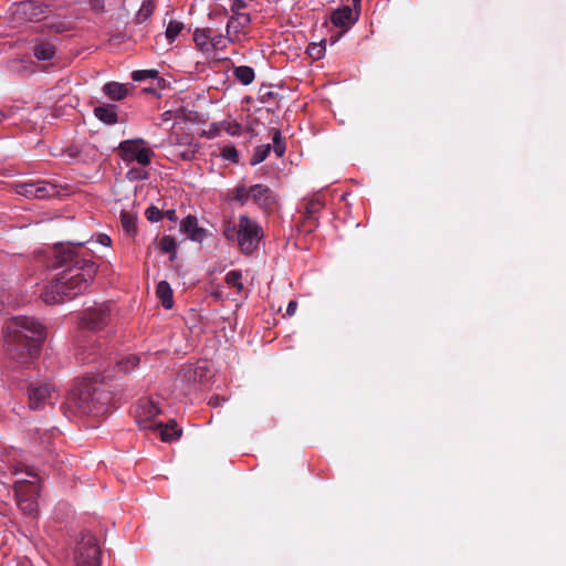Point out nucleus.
<instances>
[{
	"label": "nucleus",
	"instance_id": "15",
	"mask_svg": "<svg viewBox=\"0 0 566 566\" xmlns=\"http://www.w3.org/2000/svg\"><path fill=\"white\" fill-rule=\"evenodd\" d=\"M42 13V6L31 0L15 3L12 11L13 20L18 23L38 20Z\"/></svg>",
	"mask_w": 566,
	"mask_h": 566
},
{
	"label": "nucleus",
	"instance_id": "7",
	"mask_svg": "<svg viewBox=\"0 0 566 566\" xmlns=\"http://www.w3.org/2000/svg\"><path fill=\"white\" fill-rule=\"evenodd\" d=\"M263 237V230L260 224L245 214L239 217L238 245L245 254H252L259 247Z\"/></svg>",
	"mask_w": 566,
	"mask_h": 566
},
{
	"label": "nucleus",
	"instance_id": "19",
	"mask_svg": "<svg viewBox=\"0 0 566 566\" xmlns=\"http://www.w3.org/2000/svg\"><path fill=\"white\" fill-rule=\"evenodd\" d=\"M99 356H101V353H99L97 346L95 345V343H86V342L78 343L76 353H75V357L80 364L85 365V364L94 363L97 360V358Z\"/></svg>",
	"mask_w": 566,
	"mask_h": 566
},
{
	"label": "nucleus",
	"instance_id": "40",
	"mask_svg": "<svg viewBox=\"0 0 566 566\" xmlns=\"http://www.w3.org/2000/svg\"><path fill=\"white\" fill-rule=\"evenodd\" d=\"M145 216L150 222H158L164 218V212L155 206H150L146 209Z\"/></svg>",
	"mask_w": 566,
	"mask_h": 566
},
{
	"label": "nucleus",
	"instance_id": "5",
	"mask_svg": "<svg viewBox=\"0 0 566 566\" xmlns=\"http://www.w3.org/2000/svg\"><path fill=\"white\" fill-rule=\"evenodd\" d=\"M69 406L82 415L103 416L113 401V396L95 380L80 382L70 394Z\"/></svg>",
	"mask_w": 566,
	"mask_h": 566
},
{
	"label": "nucleus",
	"instance_id": "52",
	"mask_svg": "<svg viewBox=\"0 0 566 566\" xmlns=\"http://www.w3.org/2000/svg\"><path fill=\"white\" fill-rule=\"evenodd\" d=\"M228 39L230 40V42L235 43V42H237L235 40H239L240 38H232V36H229Z\"/></svg>",
	"mask_w": 566,
	"mask_h": 566
},
{
	"label": "nucleus",
	"instance_id": "6",
	"mask_svg": "<svg viewBox=\"0 0 566 566\" xmlns=\"http://www.w3.org/2000/svg\"><path fill=\"white\" fill-rule=\"evenodd\" d=\"M117 153L127 165L136 161L144 167L150 165L155 156V153L147 146V142L143 138L120 142Z\"/></svg>",
	"mask_w": 566,
	"mask_h": 566
},
{
	"label": "nucleus",
	"instance_id": "18",
	"mask_svg": "<svg viewBox=\"0 0 566 566\" xmlns=\"http://www.w3.org/2000/svg\"><path fill=\"white\" fill-rule=\"evenodd\" d=\"M180 232L187 234L190 240L201 242L206 237V230L198 227V220L195 216H187L180 222Z\"/></svg>",
	"mask_w": 566,
	"mask_h": 566
},
{
	"label": "nucleus",
	"instance_id": "4",
	"mask_svg": "<svg viewBox=\"0 0 566 566\" xmlns=\"http://www.w3.org/2000/svg\"><path fill=\"white\" fill-rule=\"evenodd\" d=\"M4 345L11 358L25 361L39 355L45 340L44 325L30 316H14L4 325Z\"/></svg>",
	"mask_w": 566,
	"mask_h": 566
},
{
	"label": "nucleus",
	"instance_id": "53",
	"mask_svg": "<svg viewBox=\"0 0 566 566\" xmlns=\"http://www.w3.org/2000/svg\"><path fill=\"white\" fill-rule=\"evenodd\" d=\"M337 39H338V38H331V43H329V44H331V45H334V44L336 43V40H337Z\"/></svg>",
	"mask_w": 566,
	"mask_h": 566
},
{
	"label": "nucleus",
	"instance_id": "29",
	"mask_svg": "<svg viewBox=\"0 0 566 566\" xmlns=\"http://www.w3.org/2000/svg\"><path fill=\"white\" fill-rule=\"evenodd\" d=\"M251 198V187L247 188L245 185H238L230 193L229 199L239 202L240 205H245L247 201Z\"/></svg>",
	"mask_w": 566,
	"mask_h": 566
},
{
	"label": "nucleus",
	"instance_id": "11",
	"mask_svg": "<svg viewBox=\"0 0 566 566\" xmlns=\"http://www.w3.org/2000/svg\"><path fill=\"white\" fill-rule=\"evenodd\" d=\"M28 397L30 409H43L46 405L53 403L55 399L54 387L48 381H34L29 385Z\"/></svg>",
	"mask_w": 566,
	"mask_h": 566
},
{
	"label": "nucleus",
	"instance_id": "46",
	"mask_svg": "<svg viewBox=\"0 0 566 566\" xmlns=\"http://www.w3.org/2000/svg\"><path fill=\"white\" fill-rule=\"evenodd\" d=\"M111 242H112V240H111V238L108 235H106V234H101L99 235V243L101 244L108 247V245H111Z\"/></svg>",
	"mask_w": 566,
	"mask_h": 566
},
{
	"label": "nucleus",
	"instance_id": "33",
	"mask_svg": "<svg viewBox=\"0 0 566 566\" xmlns=\"http://www.w3.org/2000/svg\"><path fill=\"white\" fill-rule=\"evenodd\" d=\"M139 364V357L136 355H128L127 357L118 360L116 363V367L119 371L130 373L134 370Z\"/></svg>",
	"mask_w": 566,
	"mask_h": 566
},
{
	"label": "nucleus",
	"instance_id": "27",
	"mask_svg": "<svg viewBox=\"0 0 566 566\" xmlns=\"http://www.w3.org/2000/svg\"><path fill=\"white\" fill-rule=\"evenodd\" d=\"M326 52V39L322 38L319 42L308 43L306 46L307 55L313 60L317 61L325 55Z\"/></svg>",
	"mask_w": 566,
	"mask_h": 566
},
{
	"label": "nucleus",
	"instance_id": "41",
	"mask_svg": "<svg viewBox=\"0 0 566 566\" xmlns=\"http://www.w3.org/2000/svg\"><path fill=\"white\" fill-rule=\"evenodd\" d=\"M184 30V24L179 21L170 20L165 35H178Z\"/></svg>",
	"mask_w": 566,
	"mask_h": 566
},
{
	"label": "nucleus",
	"instance_id": "1",
	"mask_svg": "<svg viewBox=\"0 0 566 566\" xmlns=\"http://www.w3.org/2000/svg\"><path fill=\"white\" fill-rule=\"evenodd\" d=\"M50 266L63 270L41 294L46 304L62 303L84 294L98 271L93 252L84 249L83 242L56 243L51 251Z\"/></svg>",
	"mask_w": 566,
	"mask_h": 566
},
{
	"label": "nucleus",
	"instance_id": "3",
	"mask_svg": "<svg viewBox=\"0 0 566 566\" xmlns=\"http://www.w3.org/2000/svg\"><path fill=\"white\" fill-rule=\"evenodd\" d=\"M4 345L11 358L25 361L39 355L45 340L44 325L30 316H14L4 325Z\"/></svg>",
	"mask_w": 566,
	"mask_h": 566
},
{
	"label": "nucleus",
	"instance_id": "34",
	"mask_svg": "<svg viewBox=\"0 0 566 566\" xmlns=\"http://www.w3.org/2000/svg\"><path fill=\"white\" fill-rule=\"evenodd\" d=\"M271 148L272 147L270 144L261 145V146L256 147L253 153V156L250 159V164L252 166H255V165L264 161L266 159V157L269 156Z\"/></svg>",
	"mask_w": 566,
	"mask_h": 566
},
{
	"label": "nucleus",
	"instance_id": "14",
	"mask_svg": "<svg viewBox=\"0 0 566 566\" xmlns=\"http://www.w3.org/2000/svg\"><path fill=\"white\" fill-rule=\"evenodd\" d=\"M359 18V10L353 9L349 6H344L334 10L331 14V23L345 33L349 28L357 22Z\"/></svg>",
	"mask_w": 566,
	"mask_h": 566
},
{
	"label": "nucleus",
	"instance_id": "17",
	"mask_svg": "<svg viewBox=\"0 0 566 566\" xmlns=\"http://www.w3.org/2000/svg\"><path fill=\"white\" fill-rule=\"evenodd\" d=\"M196 48L201 51L207 59L217 60V51L222 48V38H192Z\"/></svg>",
	"mask_w": 566,
	"mask_h": 566
},
{
	"label": "nucleus",
	"instance_id": "26",
	"mask_svg": "<svg viewBox=\"0 0 566 566\" xmlns=\"http://www.w3.org/2000/svg\"><path fill=\"white\" fill-rule=\"evenodd\" d=\"M156 8L154 0H144L139 10L135 14L134 21L136 23H144L147 21L154 13Z\"/></svg>",
	"mask_w": 566,
	"mask_h": 566
},
{
	"label": "nucleus",
	"instance_id": "36",
	"mask_svg": "<svg viewBox=\"0 0 566 566\" xmlns=\"http://www.w3.org/2000/svg\"><path fill=\"white\" fill-rule=\"evenodd\" d=\"M222 233L228 241H237L239 235V222L226 221L223 223Z\"/></svg>",
	"mask_w": 566,
	"mask_h": 566
},
{
	"label": "nucleus",
	"instance_id": "8",
	"mask_svg": "<svg viewBox=\"0 0 566 566\" xmlns=\"http://www.w3.org/2000/svg\"><path fill=\"white\" fill-rule=\"evenodd\" d=\"M111 312L109 303H101L87 307L80 317L78 327L94 332L101 331L108 324Z\"/></svg>",
	"mask_w": 566,
	"mask_h": 566
},
{
	"label": "nucleus",
	"instance_id": "45",
	"mask_svg": "<svg viewBox=\"0 0 566 566\" xmlns=\"http://www.w3.org/2000/svg\"><path fill=\"white\" fill-rule=\"evenodd\" d=\"M164 217H166L168 220H170L172 222L177 221L176 211L174 209L165 211Z\"/></svg>",
	"mask_w": 566,
	"mask_h": 566
},
{
	"label": "nucleus",
	"instance_id": "16",
	"mask_svg": "<svg viewBox=\"0 0 566 566\" xmlns=\"http://www.w3.org/2000/svg\"><path fill=\"white\" fill-rule=\"evenodd\" d=\"M151 430L158 432L164 442L177 440L182 434V429L178 427L176 420H169L166 423L158 421L157 423H154V428Z\"/></svg>",
	"mask_w": 566,
	"mask_h": 566
},
{
	"label": "nucleus",
	"instance_id": "43",
	"mask_svg": "<svg viewBox=\"0 0 566 566\" xmlns=\"http://www.w3.org/2000/svg\"><path fill=\"white\" fill-rule=\"evenodd\" d=\"M296 308H297V302L296 301H290L289 304H287L286 314L289 316L294 315L295 312H296Z\"/></svg>",
	"mask_w": 566,
	"mask_h": 566
},
{
	"label": "nucleus",
	"instance_id": "21",
	"mask_svg": "<svg viewBox=\"0 0 566 566\" xmlns=\"http://www.w3.org/2000/svg\"><path fill=\"white\" fill-rule=\"evenodd\" d=\"M104 94L112 101H120L128 94V85L118 82H108L103 87Z\"/></svg>",
	"mask_w": 566,
	"mask_h": 566
},
{
	"label": "nucleus",
	"instance_id": "2",
	"mask_svg": "<svg viewBox=\"0 0 566 566\" xmlns=\"http://www.w3.org/2000/svg\"><path fill=\"white\" fill-rule=\"evenodd\" d=\"M4 345L11 358L25 361L39 355L45 340L44 325L30 316H14L4 325Z\"/></svg>",
	"mask_w": 566,
	"mask_h": 566
},
{
	"label": "nucleus",
	"instance_id": "13",
	"mask_svg": "<svg viewBox=\"0 0 566 566\" xmlns=\"http://www.w3.org/2000/svg\"><path fill=\"white\" fill-rule=\"evenodd\" d=\"M252 201L264 212L271 213L277 207V197L272 189L263 184L251 186Z\"/></svg>",
	"mask_w": 566,
	"mask_h": 566
},
{
	"label": "nucleus",
	"instance_id": "51",
	"mask_svg": "<svg viewBox=\"0 0 566 566\" xmlns=\"http://www.w3.org/2000/svg\"><path fill=\"white\" fill-rule=\"evenodd\" d=\"M145 92H147V93H155V88L148 87V88H145Z\"/></svg>",
	"mask_w": 566,
	"mask_h": 566
},
{
	"label": "nucleus",
	"instance_id": "31",
	"mask_svg": "<svg viewBox=\"0 0 566 566\" xmlns=\"http://www.w3.org/2000/svg\"><path fill=\"white\" fill-rule=\"evenodd\" d=\"M234 75L243 85H249L254 80V70L250 66L241 65L234 69Z\"/></svg>",
	"mask_w": 566,
	"mask_h": 566
},
{
	"label": "nucleus",
	"instance_id": "9",
	"mask_svg": "<svg viewBox=\"0 0 566 566\" xmlns=\"http://www.w3.org/2000/svg\"><path fill=\"white\" fill-rule=\"evenodd\" d=\"M77 566H101V548L97 538L91 533H84L76 547Z\"/></svg>",
	"mask_w": 566,
	"mask_h": 566
},
{
	"label": "nucleus",
	"instance_id": "32",
	"mask_svg": "<svg viewBox=\"0 0 566 566\" xmlns=\"http://www.w3.org/2000/svg\"><path fill=\"white\" fill-rule=\"evenodd\" d=\"M250 22V18L245 13H235V15L231 17V19L228 22L227 31L228 33L234 32L239 33V27H243Z\"/></svg>",
	"mask_w": 566,
	"mask_h": 566
},
{
	"label": "nucleus",
	"instance_id": "55",
	"mask_svg": "<svg viewBox=\"0 0 566 566\" xmlns=\"http://www.w3.org/2000/svg\"><path fill=\"white\" fill-rule=\"evenodd\" d=\"M3 118H4V114L2 112H0V123L2 122Z\"/></svg>",
	"mask_w": 566,
	"mask_h": 566
},
{
	"label": "nucleus",
	"instance_id": "42",
	"mask_svg": "<svg viewBox=\"0 0 566 566\" xmlns=\"http://www.w3.org/2000/svg\"><path fill=\"white\" fill-rule=\"evenodd\" d=\"M127 178L130 180H145L148 178V172L140 168H132L127 172Z\"/></svg>",
	"mask_w": 566,
	"mask_h": 566
},
{
	"label": "nucleus",
	"instance_id": "56",
	"mask_svg": "<svg viewBox=\"0 0 566 566\" xmlns=\"http://www.w3.org/2000/svg\"><path fill=\"white\" fill-rule=\"evenodd\" d=\"M184 158H185V159H190V158H191V156H190V155H187V154H184Z\"/></svg>",
	"mask_w": 566,
	"mask_h": 566
},
{
	"label": "nucleus",
	"instance_id": "39",
	"mask_svg": "<svg viewBox=\"0 0 566 566\" xmlns=\"http://www.w3.org/2000/svg\"><path fill=\"white\" fill-rule=\"evenodd\" d=\"M221 156L232 163L239 161V153L234 146H224L221 150Z\"/></svg>",
	"mask_w": 566,
	"mask_h": 566
},
{
	"label": "nucleus",
	"instance_id": "22",
	"mask_svg": "<svg viewBox=\"0 0 566 566\" xmlns=\"http://www.w3.org/2000/svg\"><path fill=\"white\" fill-rule=\"evenodd\" d=\"M55 46L49 41H39L33 46V54L39 61H48L55 56Z\"/></svg>",
	"mask_w": 566,
	"mask_h": 566
},
{
	"label": "nucleus",
	"instance_id": "23",
	"mask_svg": "<svg viewBox=\"0 0 566 566\" xmlns=\"http://www.w3.org/2000/svg\"><path fill=\"white\" fill-rule=\"evenodd\" d=\"M156 295L165 308L169 310L174 306L172 290L167 281H160L157 284Z\"/></svg>",
	"mask_w": 566,
	"mask_h": 566
},
{
	"label": "nucleus",
	"instance_id": "35",
	"mask_svg": "<svg viewBox=\"0 0 566 566\" xmlns=\"http://www.w3.org/2000/svg\"><path fill=\"white\" fill-rule=\"evenodd\" d=\"M242 274L238 270H232L226 275V283L229 287L235 289L238 292L243 290V283L241 282Z\"/></svg>",
	"mask_w": 566,
	"mask_h": 566
},
{
	"label": "nucleus",
	"instance_id": "37",
	"mask_svg": "<svg viewBox=\"0 0 566 566\" xmlns=\"http://www.w3.org/2000/svg\"><path fill=\"white\" fill-rule=\"evenodd\" d=\"M17 488H15V492H17V495L19 497V505L21 506L22 510L24 511H28L29 513H32L34 510H35V502L33 500H30V499H22V485H21V482H17L15 483Z\"/></svg>",
	"mask_w": 566,
	"mask_h": 566
},
{
	"label": "nucleus",
	"instance_id": "54",
	"mask_svg": "<svg viewBox=\"0 0 566 566\" xmlns=\"http://www.w3.org/2000/svg\"><path fill=\"white\" fill-rule=\"evenodd\" d=\"M31 488H32V492L36 493V486L34 484H32Z\"/></svg>",
	"mask_w": 566,
	"mask_h": 566
},
{
	"label": "nucleus",
	"instance_id": "12",
	"mask_svg": "<svg viewBox=\"0 0 566 566\" xmlns=\"http://www.w3.org/2000/svg\"><path fill=\"white\" fill-rule=\"evenodd\" d=\"M160 413L158 402L151 398H143L138 401L135 410L136 422L140 429H153L157 423L156 417Z\"/></svg>",
	"mask_w": 566,
	"mask_h": 566
},
{
	"label": "nucleus",
	"instance_id": "30",
	"mask_svg": "<svg viewBox=\"0 0 566 566\" xmlns=\"http://www.w3.org/2000/svg\"><path fill=\"white\" fill-rule=\"evenodd\" d=\"M136 222H137V218L134 214H132L127 211H122L120 223H122L124 231L127 234H129V235L136 234V232H137Z\"/></svg>",
	"mask_w": 566,
	"mask_h": 566
},
{
	"label": "nucleus",
	"instance_id": "20",
	"mask_svg": "<svg viewBox=\"0 0 566 566\" xmlns=\"http://www.w3.org/2000/svg\"><path fill=\"white\" fill-rule=\"evenodd\" d=\"M116 105L103 104L94 108V115L107 125L116 124L118 120Z\"/></svg>",
	"mask_w": 566,
	"mask_h": 566
},
{
	"label": "nucleus",
	"instance_id": "49",
	"mask_svg": "<svg viewBox=\"0 0 566 566\" xmlns=\"http://www.w3.org/2000/svg\"><path fill=\"white\" fill-rule=\"evenodd\" d=\"M352 1H353V9L359 10L361 0H352Z\"/></svg>",
	"mask_w": 566,
	"mask_h": 566
},
{
	"label": "nucleus",
	"instance_id": "28",
	"mask_svg": "<svg viewBox=\"0 0 566 566\" xmlns=\"http://www.w3.org/2000/svg\"><path fill=\"white\" fill-rule=\"evenodd\" d=\"M159 250L163 253H168L170 255V261H174L177 256V242L174 237L171 235H164L159 240L158 244Z\"/></svg>",
	"mask_w": 566,
	"mask_h": 566
},
{
	"label": "nucleus",
	"instance_id": "25",
	"mask_svg": "<svg viewBox=\"0 0 566 566\" xmlns=\"http://www.w3.org/2000/svg\"><path fill=\"white\" fill-rule=\"evenodd\" d=\"M324 203L319 198H313L305 203V219L311 223V226H315L316 214L321 211Z\"/></svg>",
	"mask_w": 566,
	"mask_h": 566
},
{
	"label": "nucleus",
	"instance_id": "50",
	"mask_svg": "<svg viewBox=\"0 0 566 566\" xmlns=\"http://www.w3.org/2000/svg\"><path fill=\"white\" fill-rule=\"evenodd\" d=\"M175 38H170V36H167L166 40H167V45H170L172 43V40Z\"/></svg>",
	"mask_w": 566,
	"mask_h": 566
},
{
	"label": "nucleus",
	"instance_id": "10",
	"mask_svg": "<svg viewBox=\"0 0 566 566\" xmlns=\"http://www.w3.org/2000/svg\"><path fill=\"white\" fill-rule=\"evenodd\" d=\"M13 189L20 196L36 199H48L60 193L56 185L46 180L18 182Z\"/></svg>",
	"mask_w": 566,
	"mask_h": 566
},
{
	"label": "nucleus",
	"instance_id": "38",
	"mask_svg": "<svg viewBox=\"0 0 566 566\" xmlns=\"http://www.w3.org/2000/svg\"><path fill=\"white\" fill-rule=\"evenodd\" d=\"M273 150L277 157H282L285 154L286 146L285 142L282 138L281 132L275 129L273 133Z\"/></svg>",
	"mask_w": 566,
	"mask_h": 566
},
{
	"label": "nucleus",
	"instance_id": "24",
	"mask_svg": "<svg viewBox=\"0 0 566 566\" xmlns=\"http://www.w3.org/2000/svg\"><path fill=\"white\" fill-rule=\"evenodd\" d=\"M132 78L135 82L146 81L148 78L156 80L157 87H165L166 81L159 77V72L155 69L151 70H137L132 73Z\"/></svg>",
	"mask_w": 566,
	"mask_h": 566
},
{
	"label": "nucleus",
	"instance_id": "48",
	"mask_svg": "<svg viewBox=\"0 0 566 566\" xmlns=\"http://www.w3.org/2000/svg\"><path fill=\"white\" fill-rule=\"evenodd\" d=\"M233 6L237 8V9H241L244 7V0H233Z\"/></svg>",
	"mask_w": 566,
	"mask_h": 566
},
{
	"label": "nucleus",
	"instance_id": "44",
	"mask_svg": "<svg viewBox=\"0 0 566 566\" xmlns=\"http://www.w3.org/2000/svg\"><path fill=\"white\" fill-rule=\"evenodd\" d=\"M93 10L101 11L104 9V0H91Z\"/></svg>",
	"mask_w": 566,
	"mask_h": 566
},
{
	"label": "nucleus",
	"instance_id": "47",
	"mask_svg": "<svg viewBox=\"0 0 566 566\" xmlns=\"http://www.w3.org/2000/svg\"><path fill=\"white\" fill-rule=\"evenodd\" d=\"M113 39L118 40L119 38H109V40H107L105 43H103V48L113 50V45H114V43L112 41Z\"/></svg>",
	"mask_w": 566,
	"mask_h": 566
}]
</instances>
